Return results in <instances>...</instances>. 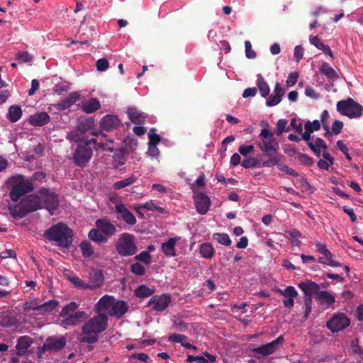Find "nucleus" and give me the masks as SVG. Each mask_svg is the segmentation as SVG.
<instances>
[{"label":"nucleus","instance_id":"obj_1","mask_svg":"<svg viewBox=\"0 0 363 363\" xmlns=\"http://www.w3.org/2000/svg\"><path fill=\"white\" fill-rule=\"evenodd\" d=\"M108 328V316L106 314H98L89 318L82 327L80 342L94 344L99 338V334Z\"/></svg>","mask_w":363,"mask_h":363},{"label":"nucleus","instance_id":"obj_2","mask_svg":"<svg viewBox=\"0 0 363 363\" xmlns=\"http://www.w3.org/2000/svg\"><path fill=\"white\" fill-rule=\"evenodd\" d=\"M45 238L62 248H68L72 243L73 232L67 225L58 223L44 233Z\"/></svg>","mask_w":363,"mask_h":363},{"label":"nucleus","instance_id":"obj_3","mask_svg":"<svg viewBox=\"0 0 363 363\" xmlns=\"http://www.w3.org/2000/svg\"><path fill=\"white\" fill-rule=\"evenodd\" d=\"M264 156L269 158L262 163V167H271L277 165L281 159V155L278 152L279 144L277 140L272 139L262 140L257 143Z\"/></svg>","mask_w":363,"mask_h":363},{"label":"nucleus","instance_id":"obj_4","mask_svg":"<svg viewBox=\"0 0 363 363\" xmlns=\"http://www.w3.org/2000/svg\"><path fill=\"white\" fill-rule=\"evenodd\" d=\"M118 254L122 257H129L138 252L135 237L130 233L121 234L115 244Z\"/></svg>","mask_w":363,"mask_h":363},{"label":"nucleus","instance_id":"obj_5","mask_svg":"<svg viewBox=\"0 0 363 363\" xmlns=\"http://www.w3.org/2000/svg\"><path fill=\"white\" fill-rule=\"evenodd\" d=\"M96 143L95 138H91L82 144H78L73 153V161L80 167H84L90 161L93 151L91 147L92 143Z\"/></svg>","mask_w":363,"mask_h":363},{"label":"nucleus","instance_id":"obj_6","mask_svg":"<svg viewBox=\"0 0 363 363\" xmlns=\"http://www.w3.org/2000/svg\"><path fill=\"white\" fill-rule=\"evenodd\" d=\"M337 110L342 115L350 118H355L362 115L363 106L352 98H348L346 100H341L337 102Z\"/></svg>","mask_w":363,"mask_h":363},{"label":"nucleus","instance_id":"obj_7","mask_svg":"<svg viewBox=\"0 0 363 363\" xmlns=\"http://www.w3.org/2000/svg\"><path fill=\"white\" fill-rule=\"evenodd\" d=\"M38 194L41 198L42 204L43 203V207H45L50 212L57 209L59 205L57 194L48 188L43 187L39 190Z\"/></svg>","mask_w":363,"mask_h":363},{"label":"nucleus","instance_id":"obj_8","mask_svg":"<svg viewBox=\"0 0 363 363\" xmlns=\"http://www.w3.org/2000/svg\"><path fill=\"white\" fill-rule=\"evenodd\" d=\"M350 324V320L344 313H336L327 322L326 326L332 333L345 329Z\"/></svg>","mask_w":363,"mask_h":363},{"label":"nucleus","instance_id":"obj_9","mask_svg":"<svg viewBox=\"0 0 363 363\" xmlns=\"http://www.w3.org/2000/svg\"><path fill=\"white\" fill-rule=\"evenodd\" d=\"M33 185L30 181L23 180L13 185L10 191L9 196L11 201H18L26 193L32 191Z\"/></svg>","mask_w":363,"mask_h":363},{"label":"nucleus","instance_id":"obj_10","mask_svg":"<svg viewBox=\"0 0 363 363\" xmlns=\"http://www.w3.org/2000/svg\"><path fill=\"white\" fill-rule=\"evenodd\" d=\"M172 301V297L169 294L155 295L152 296L148 302V306L156 312H162L167 309Z\"/></svg>","mask_w":363,"mask_h":363},{"label":"nucleus","instance_id":"obj_11","mask_svg":"<svg viewBox=\"0 0 363 363\" xmlns=\"http://www.w3.org/2000/svg\"><path fill=\"white\" fill-rule=\"evenodd\" d=\"M283 342L284 337L281 335L269 343L255 347L252 349V352L255 354H262V356H267L273 354Z\"/></svg>","mask_w":363,"mask_h":363},{"label":"nucleus","instance_id":"obj_12","mask_svg":"<svg viewBox=\"0 0 363 363\" xmlns=\"http://www.w3.org/2000/svg\"><path fill=\"white\" fill-rule=\"evenodd\" d=\"M115 211L118 214L117 218L123 220L125 223L130 225H134L136 222L135 216L122 203H118L115 206Z\"/></svg>","mask_w":363,"mask_h":363},{"label":"nucleus","instance_id":"obj_13","mask_svg":"<svg viewBox=\"0 0 363 363\" xmlns=\"http://www.w3.org/2000/svg\"><path fill=\"white\" fill-rule=\"evenodd\" d=\"M62 318V325L67 328V327L69 326L78 325L82 320H85L88 318V315L84 311H77L73 315H66Z\"/></svg>","mask_w":363,"mask_h":363},{"label":"nucleus","instance_id":"obj_14","mask_svg":"<svg viewBox=\"0 0 363 363\" xmlns=\"http://www.w3.org/2000/svg\"><path fill=\"white\" fill-rule=\"evenodd\" d=\"M114 298L111 296L105 295L102 296L94 306V311L98 314H106L111 309L114 301Z\"/></svg>","mask_w":363,"mask_h":363},{"label":"nucleus","instance_id":"obj_15","mask_svg":"<svg viewBox=\"0 0 363 363\" xmlns=\"http://www.w3.org/2000/svg\"><path fill=\"white\" fill-rule=\"evenodd\" d=\"M196 211L201 215L206 214L210 207L211 201L209 197L203 192H199L194 197Z\"/></svg>","mask_w":363,"mask_h":363},{"label":"nucleus","instance_id":"obj_16","mask_svg":"<svg viewBox=\"0 0 363 363\" xmlns=\"http://www.w3.org/2000/svg\"><path fill=\"white\" fill-rule=\"evenodd\" d=\"M96 226L108 239L115 235L117 230L116 226L107 218L97 219Z\"/></svg>","mask_w":363,"mask_h":363},{"label":"nucleus","instance_id":"obj_17","mask_svg":"<svg viewBox=\"0 0 363 363\" xmlns=\"http://www.w3.org/2000/svg\"><path fill=\"white\" fill-rule=\"evenodd\" d=\"M298 287L303 291L305 296H312V295H315V298L318 293L321 291L320 290V286L311 280L300 282Z\"/></svg>","mask_w":363,"mask_h":363},{"label":"nucleus","instance_id":"obj_18","mask_svg":"<svg viewBox=\"0 0 363 363\" xmlns=\"http://www.w3.org/2000/svg\"><path fill=\"white\" fill-rule=\"evenodd\" d=\"M33 343V339L28 335H23L18 338L16 345L17 355L27 354L28 348Z\"/></svg>","mask_w":363,"mask_h":363},{"label":"nucleus","instance_id":"obj_19","mask_svg":"<svg viewBox=\"0 0 363 363\" xmlns=\"http://www.w3.org/2000/svg\"><path fill=\"white\" fill-rule=\"evenodd\" d=\"M120 125V121L115 115L108 114L104 116L100 121L101 128L106 131L116 129Z\"/></svg>","mask_w":363,"mask_h":363},{"label":"nucleus","instance_id":"obj_20","mask_svg":"<svg viewBox=\"0 0 363 363\" xmlns=\"http://www.w3.org/2000/svg\"><path fill=\"white\" fill-rule=\"evenodd\" d=\"M89 282L87 284L88 289L93 290L100 287L104 283V276L101 271L92 269L89 272Z\"/></svg>","mask_w":363,"mask_h":363},{"label":"nucleus","instance_id":"obj_21","mask_svg":"<svg viewBox=\"0 0 363 363\" xmlns=\"http://www.w3.org/2000/svg\"><path fill=\"white\" fill-rule=\"evenodd\" d=\"M284 93V89L281 86L279 83H277L274 86L273 94L269 96L266 101V106L272 107L279 104L281 102Z\"/></svg>","mask_w":363,"mask_h":363},{"label":"nucleus","instance_id":"obj_22","mask_svg":"<svg viewBox=\"0 0 363 363\" xmlns=\"http://www.w3.org/2000/svg\"><path fill=\"white\" fill-rule=\"evenodd\" d=\"M128 310V306L124 301L114 299L111 309L109 311L110 316L116 318L122 317Z\"/></svg>","mask_w":363,"mask_h":363},{"label":"nucleus","instance_id":"obj_23","mask_svg":"<svg viewBox=\"0 0 363 363\" xmlns=\"http://www.w3.org/2000/svg\"><path fill=\"white\" fill-rule=\"evenodd\" d=\"M21 201L22 204L25 205L30 212H33L43 208L40 195H29Z\"/></svg>","mask_w":363,"mask_h":363},{"label":"nucleus","instance_id":"obj_24","mask_svg":"<svg viewBox=\"0 0 363 363\" xmlns=\"http://www.w3.org/2000/svg\"><path fill=\"white\" fill-rule=\"evenodd\" d=\"M129 120L134 124L142 125L145 123L147 115L135 107H130L127 110Z\"/></svg>","mask_w":363,"mask_h":363},{"label":"nucleus","instance_id":"obj_25","mask_svg":"<svg viewBox=\"0 0 363 363\" xmlns=\"http://www.w3.org/2000/svg\"><path fill=\"white\" fill-rule=\"evenodd\" d=\"M50 121V116L46 112H39L29 117V123L34 126H43Z\"/></svg>","mask_w":363,"mask_h":363},{"label":"nucleus","instance_id":"obj_26","mask_svg":"<svg viewBox=\"0 0 363 363\" xmlns=\"http://www.w3.org/2000/svg\"><path fill=\"white\" fill-rule=\"evenodd\" d=\"M67 344V340L65 337L56 338L55 337H49L46 340V347L50 350L59 351L63 349Z\"/></svg>","mask_w":363,"mask_h":363},{"label":"nucleus","instance_id":"obj_27","mask_svg":"<svg viewBox=\"0 0 363 363\" xmlns=\"http://www.w3.org/2000/svg\"><path fill=\"white\" fill-rule=\"evenodd\" d=\"M180 239L179 237L171 238L162 244L161 249L163 253L167 257L176 256L175 245Z\"/></svg>","mask_w":363,"mask_h":363},{"label":"nucleus","instance_id":"obj_28","mask_svg":"<svg viewBox=\"0 0 363 363\" xmlns=\"http://www.w3.org/2000/svg\"><path fill=\"white\" fill-rule=\"evenodd\" d=\"M316 300L320 305H325L326 308L330 307L335 302V296L328 291H321L318 293Z\"/></svg>","mask_w":363,"mask_h":363},{"label":"nucleus","instance_id":"obj_29","mask_svg":"<svg viewBox=\"0 0 363 363\" xmlns=\"http://www.w3.org/2000/svg\"><path fill=\"white\" fill-rule=\"evenodd\" d=\"M58 303L57 301L52 299L39 305V306H35L34 308L36 309L37 314L45 315L52 311L58 306Z\"/></svg>","mask_w":363,"mask_h":363},{"label":"nucleus","instance_id":"obj_30","mask_svg":"<svg viewBox=\"0 0 363 363\" xmlns=\"http://www.w3.org/2000/svg\"><path fill=\"white\" fill-rule=\"evenodd\" d=\"M100 108L101 104L96 98H91L82 104V110L86 113H91Z\"/></svg>","mask_w":363,"mask_h":363},{"label":"nucleus","instance_id":"obj_31","mask_svg":"<svg viewBox=\"0 0 363 363\" xmlns=\"http://www.w3.org/2000/svg\"><path fill=\"white\" fill-rule=\"evenodd\" d=\"M79 100V95L77 93H71L65 99L62 100L59 104V108L66 110L70 108L73 104Z\"/></svg>","mask_w":363,"mask_h":363},{"label":"nucleus","instance_id":"obj_32","mask_svg":"<svg viewBox=\"0 0 363 363\" xmlns=\"http://www.w3.org/2000/svg\"><path fill=\"white\" fill-rule=\"evenodd\" d=\"M308 147L319 157L321 155V149H327L328 146L322 138H316L313 143H308Z\"/></svg>","mask_w":363,"mask_h":363},{"label":"nucleus","instance_id":"obj_33","mask_svg":"<svg viewBox=\"0 0 363 363\" xmlns=\"http://www.w3.org/2000/svg\"><path fill=\"white\" fill-rule=\"evenodd\" d=\"M256 84L259 89V94L262 97L266 98L269 96L270 91L269 86L261 74H257Z\"/></svg>","mask_w":363,"mask_h":363},{"label":"nucleus","instance_id":"obj_34","mask_svg":"<svg viewBox=\"0 0 363 363\" xmlns=\"http://www.w3.org/2000/svg\"><path fill=\"white\" fill-rule=\"evenodd\" d=\"M88 238L99 245L106 243L108 242L106 236H105L98 228L91 229L89 232Z\"/></svg>","mask_w":363,"mask_h":363},{"label":"nucleus","instance_id":"obj_35","mask_svg":"<svg viewBox=\"0 0 363 363\" xmlns=\"http://www.w3.org/2000/svg\"><path fill=\"white\" fill-rule=\"evenodd\" d=\"M21 108L18 105L11 106L7 113V118L12 123L17 122L22 116Z\"/></svg>","mask_w":363,"mask_h":363},{"label":"nucleus","instance_id":"obj_36","mask_svg":"<svg viewBox=\"0 0 363 363\" xmlns=\"http://www.w3.org/2000/svg\"><path fill=\"white\" fill-rule=\"evenodd\" d=\"M11 215L15 218H21L25 217L27 214L30 213L26 206L22 204L21 201L18 205L15 206L13 208L10 209Z\"/></svg>","mask_w":363,"mask_h":363},{"label":"nucleus","instance_id":"obj_37","mask_svg":"<svg viewBox=\"0 0 363 363\" xmlns=\"http://www.w3.org/2000/svg\"><path fill=\"white\" fill-rule=\"evenodd\" d=\"M310 43L318 50H322L325 54L333 57V52L330 47L320 41L318 36L310 38Z\"/></svg>","mask_w":363,"mask_h":363},{"label":"nucleus","instance_id":"obj_38","mask_svg":"<svg viewBox=\"0 0 363 363\" xmlns=\"http://www.w3.org/2000/svg\"><path fill=\"white\" fill-rule=\"evenodd\" d=\"M66 138L70 142H84L85 143L86 139L84 136V134L82 132H80L79 129L76 128L75 130H71L67 133Z\"/></svg>","mask_w":363,"mask_h":363},{"label":"nucleus","instance_id":"obj_39","mask_svg":"<svg viewBox=\"0 0 363 363\" xmlns=\"http://www.w3.org/2000/svg\"><path fill=\"white\" fill-rule=\"evenodd\" d=\"M65 276L67 279L77 288L82 289H88L87 283L84 282L82 279H81L77 275L69 272L66 273Z\"/></svg>","mask_w":363,"mask_h":363},{"label":"nucleus","instance_id":"obj_40","mask_svg":"<svg viewBox=\"0 0 363 363\" xmlns=\"http://www.w3.org/2000/svg\"><path fill=\"white\" fill-rule=\"evenodd\" d=\"M199 252L203 258L210 259L214 255L215 250L211 243L205 242L200 245Z\"/></svg>","mask_w":363,"mask_h":363},{"label":"nucleus","instance_id":"obj_41","mask_svg":"<svg viewBox=\"0 0 363 363\" xmlns=\"http://www.w3.org/2000/svg\"><path fill=\"white\" fill-rule=\"evenodd\" d=\"M79 247L84 258H89L94 255V247L89 241H82Z\"/></svg>","mask_w":363,"mask_h":363},{"label":"nucleus","instance_id":"obj_42","mask_svg":"<svg viewBox=\"0 0 363 363\" xmlns=\"http://www.w3.org/2000/svg\"><path fill=\"white\" fill-rule=\"evenodd\" d=\"M320 71L323 74H324L328 78L335 81L339 78L337 73L335 70L329 65L328 63H323Z\"/></svg>","mask_w":363,"mask_h":363},{"label":"nucleus","instance_id":"obj_43","mask_svg":"<svg viewBox=\"0 0 363 363\" xmlns=\"http://www.w3.org/2000/svg\"><path fill=\"white\" fill-rule=\"evenodd\" d=\"M154 291L145 285H140L135 291V295L138 298H147L152 295Z\"/></svg>","mask_w":363,"mask_h":363},{"label":"nucleus","instance_id":"obj_44","mask_svg":"<svg viewBox=\"0 0 363 363\" xmlns=\"http://www.w3.org/2000/svg\"><path fill=\"white\" fill-rule=\"evenodd\" d=\"M94 126V121L91 118H86L79 121L77 128L85 134L89 130H91Z\"/></svg>","mask_w":363,"mask_h":363},{"label":"nucleus","instance_id":"obj_45","mask_svg":"<svg viewBox=\"0 0 363 363\" xmlns=\"http://www.w3.org/2000/svg\"><path fill=\"white\" fill-rule=\"evenodd\" d=\"M213 238L223 245L230 246L232 243V241L227 233H214L213 235Z\"/></svg>","mask_w":363,"mask_h":363},{"label":"nucleus","instance_id":"obj_46","mask_svg":"<svg viewBox=\"0 0 363 363\" xmlns=\"http://www.w3.org/2000/svg\"><path fill=\"white\" fill-rule=\"evenodd\" d=\"M136 177L133 175L125 179L116 182V183L113 184V187L114 189H121L133 184L136 181Z\"/></svg>","mask_w":363,"mask_h":363},{"label":"nucleus","instance_id":"obj_47","mask_svg":"<svg viewBox=\"0 0 363 363\" xmlns=\"http://www.w3.org/2000/svg\"><path fill=\"white\" fill-rule=\"evenodd\" d=\"M78 308V304L75 302H70L67 306H65L60 312V317H64L69 315H73L77 311L76 310Z\"/></svg>","mask_w":363,"mask_h":363},{"label":"nucleus","instance_id":"obj_48","mask_svg":"<svg viewBox=\"0 0 363 363\" xmlns=\"http://www.w3.org/2000/svg\"><path fill=\"white\" fill-rule=\"evenodd\" d=\"M260 161L256 157H250L246 160H244L241 164L244 168H254L259 167Z\"/></svg>","mask_w":363,"mask_h":363},{"label":"nucleus","instance_id":"obj_49","mask_svg":"<svg viewBox=\"0 0 363 363\" xmlns=\"http://www.w3.org/2000/svg\"><path fill=\"white\" fill-rule=\"evenodd\" d=\"M203 356H198L196 363H213L216 360L215 355L211 354L207 352H205Z\"/></svg>","mask_w":363,"mask_h":363},{"label":"nucleus","instance_id":"obj_50","mask_svg":"<svg viewBox=\"0 0 363 363\" xmlns=\"http://www.w3.org/2000/svg\"><path fill=\"white\" fill-rule=\"evenodd\" d=\"M136 260L143 262L145 264H150L151 262L152 256L147 251H143L140 254L135 257Z\"/></svg>","mask_w":363,"mask_h":363},{"label":"nucleus","instance_id":"obj_51","mask_svg":"<svg viewBox=\"0 0 363 363\" xmlns=\"http://www.w3.org/2000/svg\"><path fill=\"white\" fill-rule=\"evenodd\" d=\"M278 291L284 297L287 296H297L298 292L296 289L292 286H287L285 289H278Z\"/></svg>","mask_w":363,"mask_h":363},{"label":"nucleus","instance_id":"obj_52","mask_svg":"<svg viewBox=\"0 0 363 363\" xmlns=\"http://www.w3.org/2000/svg\"><path fill=\"white\" fill-rule=\"evenodd\" d=\"M142 207L146 210L155 211L161 213L164 212V209L163 208L156 206V204L152 201L146 202L145 203L143 204Z\"/></svg>","mask_w":363,"mask_h":363},{"label":"nucleus","instance_id":"obj_53","mask_svg":"<svg viewBox=\"0 0 363 363\" xmlns=\"http://www.w3.org/2000/svg\"><path fill=\"white\" fill-rule=\"evenodd\" d=\"M131 272L138 276H142L145 274V269L140 263H134L130 267Z\"/></svg>","mask_w":363,"mask_h":363},{"label":"nucleus","instance_id":"obj_54","mask_svg":"<svg viewBox=\"0 0 363 363\" xmlns=\"http://www.w3.org/2000/svg\"><path fill=\"white\" fill-rule=\"evenodd\" d=\"M323 255L325 256V259L328 261V265L330 267H341V264L339 262L333 260V254L329 250Z\"/></svg>","mask_w":363,"mask_h":363},{"label":"nucleus","instance_id":"obj_55","mask_svg":"<svg viewBox=\"0 0 363 363\" xmlns=\"http://www.w3.org/2000/svg\"><path fill=\"white\" fill-rule=\"evenodd\" d=\"M287 121L286 119H279L277 124V134L280 135L284 131H289V128L286 129Z\"/></svg>","mask_w":363,"mask_h":363},{"label":"nucleus","instance_id":"obj_56","mask_svg":"<svg viewBox=\"0 0 363 363\" xmlns=\"http://www.w3.org/2000/svg\"><path fill=\"white\" fill-rule=\"evenodd\" d=\"M245 55L249 59H254L256 57V52L252 49L251 43L249 40L245 42Z\"/></svg>","mask_w":363,"mask_h":363},{"label":"nucleus","instance_id":"obj_57","mask_svg":"<svg viewBox=\"0 0 363 363\" xmlns=\"http://www.w3.org/2000/svg\"><path fill=\"white\" fill-rule=\"evenodd\" d=\"M149 144H158L160 141V136L155 133V129L151 128L149 133Z\"/></svg>","mask_w":363,"mask_h":363},{"label":"nucleus","instance_id":"obj_58","mask_svg":"<svg viewBox=\"0 0 363 363\" xmlns=\"http://www.w3.org/2000/svg\"><path fill=\"white\" fill-rule=\"evenodd\" d=\"M309 128L311 130V133H313L320 128V123L318 120H314L313 122L308 121L304 125V128Z\"/></svg>","mask_w":363,"mask_h":363},{"label":"nucleus","instance_id":"obj_59","mask_svg":"<svg viewBox=\"0 0 363 363\" xmlns=\"http://www.w3.org/2000/svg\"><path fill=\"white\" fill-rule=\"evenodd\" d=\"M108 61L106 58H101L96 62V68L100 72L105 71L108 67Z\"/></svg>","mask_w":363,"mask_h":363},{"label":"nucleus","instance_id":"obj_60","mask_svg":"<svg viewBox=\"0 0 363 363\" xmlns=\"http://www.w3.org/2000/svg\"><path fill=\"white\" fill-rule=\"evenodd\" d=\"M290 125L293 130H294L298 133H302V123L301 121L297 120L296 118H294L291 120Z\"/></svg>","mask_w":363,"mask_h":363},{"label":"nucleus","instance_id":"obj_61","mask_svg":"<svg viewBox=\"0 0 363 363\" xmlns=\"http://www.w3.org/2000/svg\"><path fill=\"white\" fill-rule=\"evenodd\" d=\"M253 150H254V146L252 145H242L239 147V149H238L239 152L245 157H247L249 154L252 152Z\"/></svg>","mask_w":363,"mask_h":363},{"label":"nucleus","instance_id":"obj_62","mask_svg":"<svg viewBox=\"0 0 363 363\" xmlns=\"http://www.w3.org/2000/svg\"><path fill=\"white\" fill-rule=\"evenodd\" d=\"M187 339L186 336L181 334H177L174 333L169 336V341L170 342H179L182 345L184 340Z\"/></svg>","mask_w":363,"mask_h":363},{"label":"nucleus","instance_id":"obj_63","mask_svg":"<svg viewBox=\"0 0 363 363\" xmlns=\"http://www.w3.org/2000/svg\"><path fill=\"white\" fill-rule=\"evenodd\" d=\"M298 159L302 164L307 166L311 165L313 162V160L311 157L303 153H298Z\"/></svg>","mask_w":363,"mask_h":363},{"label":"nucleus","instance_id":"obj_64","mask_svg":"<svg viewBox=\"0 0 363 363\" xmlns=\"http://www.w3.org/2000/svg\"><path fill=\"white\" fill-rule=\"evenodd\" d=\"M298 74L297 72H291L286 81V86L288 87L294 86L298 80Z\"/></svg>","mask_w":363,"mask_h":363}]
</instances>
